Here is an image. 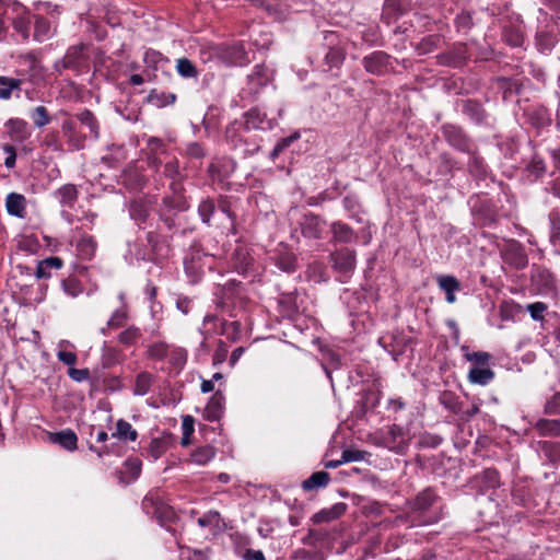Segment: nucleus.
I'll use <instances>...</instances> for the list:
<instances>
[{
  "label": "nucleus",
  "instance_id": "f257e3e1",
  "mask_svg": "<svg viewBox=\"0 0 560 560\" xmlns=\"http://www.w3.org/2000/svg\"><path fill=\"white\" fill-rule=\"evenodd\" d=\"M334 268L341 273L348 275L355 267V252L342 248L330 255Z\"/></svg>",
  "mask_w": 560,
  "mask_h": 560
},
{
  "label": "nucleus",
  "instance_id": "f03ea898",
  "mask_svg": "<svg viewBox=\"0 0 560 560\" xmlns=\"http://www.w3.org/2000/svg\"><path fill=\"white\" fill-rule=\"evenodd\" d=\"M404 436V429L397 424H393L388 428L387 433L382 438L381 444L392 451L400 453L407 446Z\"/></svg>",
  "mask_w": 560,
  "mask_h": 560
},
{
  "label": "nucleus",
  "instance_id": "7ed1b4c3",
  "mask_svg": "<svg viewBox=\"0 0 560 560\" xmlns=\"http://www.w3.org/2000/svg\"><path fill=\"white\" fill-rule=\"evenodd\" d=\"M388 62L389 57L383 51H374L363 59L365 70L373 74L383 73L387 69Z\"/></svg>",
  "mask_w": 560,
  "mask_h": 560
},
{
  "label": "nucleus",
  "instance_id": "20e7f679",
  "mask_svg": "<svg viewBox=\"0 0 560 560\" xmlns=\"http://www.w3.org/2000/svg\"><path fill=\"white\" fill-rule=\"evenodd\" d=\"M325 222L314 214L305 215L301 224L302 234L308 238H319L324 229Z\"/></svg>",
  "mask_w": 560,
  "mask_h": 560
},
{
  "label": "nucleus",
  "instance_id": "39448f33",
  "mask_svg": "<svg viewBox=\"0 0 560 560\" xmlns=\"http://www.w3.org/2000/svg\"><path fill=\"white\" fill-rule=\"evenodd\" d=\"M5 127L8 129L9 137L14 141L23 142L30 136L27 122L23 119L10 118L5 122Z\"/></svg>",
  "mask_w": 560,
  "mask_h": 560
},
{
  "label": "nucleus",
  "instance_id": "423d86ee",
  "mask_svg": "<svg viewBox=\"0 0 560 560\" xmlns=\"http://www.w3.org/2000/svg\"><path fill=\"white\" fill-rule=\"evenodd\" d=\"M25 206L26 199L23 195L11 192L7 196L5 207L9 214L18 218H24Z\"/></svg>",
  "mask_w": 560,
  "mask_h": 560
},
{
  "label": "nucleus",
  "instance_id": "0eeeda50",
  "mask_svg": "<svg viewBox=\"0 0 560 560\" xmlns=\"http://www.w3.org/2000/svg\"><path fill=\"white\" fill-rule=\"evenodd\" d=\"M438 284L445 292L447 303L453 304L456 301L455 292L460 290L459 281L453 276H440Z\"/></svg>",
  "mask_w": 560,
  "mask_h": 560
},
{
  "label": "nucleus",
  "instance_id": "6e6552de",
  "mask_svg": "<svg viewBox=\"0 0 560 560\" xmlns=\"http://www.w3.org/2000/svg\"><path fill=\"white\" fill-rule=\"evenodd\" d=\"M224 396L215 393L205 408V418L209 421H217L223 412Z\"/></svg>",
  "mask_w": 560,
  "mask_h": 560
},
{
  "label": "nucleus",
  "instance_id": "1a4fd4ad",
  "mask_svg": "<svg viewBox=\"0 0 560 560\" xmlns=\"http://www.w3.org/2000/svg\"><path fill=\"white\" fill-rule=\"evenodd\" d=\"M63 265V261L59 257H49L38 262L36 268V278L38 279H48L50 278L51 269H60Z\"/></svg>",
  "mask_w": 560,
  "mask_h": 560
},
{
  "label": "nucleus",
  "instance_id": "9d476101",
  "mask_svg": "<svg viewBox=\"0 0 560 560\" xmlns=\"http://www.w3.org/2000/svg\"><path fill=\"white\" fill-rule=\"evenodd\" d=\"M84 48L83 44L70 47L61 61L62 67L65 69L79 67L83 59Z\"/></svg>",
  "mask_w": 560,
  "mask_h": 560
},
{
  "label": "nucleus",
  "instance_id": "9b49d317",
  "mask_svg": "<svg viewBox=\"0 0 560 560\" xmlns=\"http://www.w3.org/2000/svg\"><path fill=\"white\" fill-rule=\"evenodd\" d=\"M171 188L174 192V197L165 198L164 203L170 207L177 209L178 211H184L188 208L186 199L182 196L183 187L180 182H172Z\"/></svg>",
  "mask_w": 560,
  "mask_h": 560
},
{
  "label": "nucleus",
  "instance_id": "f8f14e48",
  "mask_svg": "<svg viewBox=\"0 0 560 560\" xmlns=\"http://www.w3.org/2000/svg\"><path fill=\"white\" fill-rule=\"evenodd\" d=\"M21 85L20 79L0 75V100H10L14 91H21Z\"/></svg>",
  "mask_w": 560,
  "mask_h": 560
},
{
  "label": "nucleus",
  "instance_id": "ddd939ff",
  "mask_svg": "<svg viewBox=\"0 0 560 560\" xmlns=\"http://www.w3.org/2000/svg\"><path fill=\"white\" fill-rule=\"evenodd\" d=\"M170 445V436L154 438L149 444L148 454L153 460H156L168 450Z\"/></svg>",
  "mask_w": 560,
  "mask_h": 560
},
{
  "label": "nucleus",
  "instance_id": "4468645a",
  "mask_svg": "<svg viewBox=\"0 0 560 560\" xmlns=\"http://www.w3.org/2000/svg\"><path fill=\"white\" fill-rule=\"evenodd\" d=\"M494 377V372L489 368L474 366L469 370L468 380L470 383L487 385Z\"/></svg>",
  "mask_w": 560,
  "mask_h": 560
},
{
  "label": "nucleus",
  "instance_id": "2eb2a0df",
  "mask_svg": "<svg viewBox=\"0 0 560 560\" xmlns=\"http://www.w3.org/2000/svg\"><path fill=\"white\" fill-rule=\"evenodd\" d=\"M51 441L60 444L68 451H74L77 448L78 438L72 430H63L51 434Z\"/></svg>",
  "mask_w": 560,
  "mask_h": 560
},
{
  "label": "nucleus",
  "instance_id": "dca6fc26",
  "mask_svg": "<svg viewBox=\"0 0 560 560\" xmlns=\"http://www.w3.org/2000/svg\"><path fill=\"white\" fill-rule=\"evenodd\" d=\"M535 429L541 436H559L560 435V420L540 419L536 422Z\"/></svg>",
  "mask_w": 560,
  "mask_h": 560
},
{
  "label": "nucleus",
  "instance_id": "f3484780",
  "mask_svg": "<svg viewBox=\"0 0 560 560\" xmlns=\"http://www.w3.org/2000/svg\"><path fill=\"white\" fill-rule=\"evenodd\" d=\"M215 456L214 447L205 445L196 448L190 454V462L197 465H206Z\"/></svg>",
  "mask_w": 560,
  "mask_h": 560
},
{
  "label": "nucleus",
  "instance_id": "a211bd4d",
  "mask_svg": "<svg viewBox=\"0 0 560 560\" xmlns=\"http://www.w3.org/2000/svg\"><path fill=\"white\" fill-rule=\"evenodd\" d=\"M330 480L329 474L326 471H316L310 478L303 481L302 488L311 491L317 488L326 487Z\"/></svg>",
  "mask_w": 560,
  "mask_h": 560
},
{
  "label": "nucleus",
  "instance_id": "6ab92c4d",
  "mask_svg": "<svg viewBox=\"0 0 560 560\" xmlns=\"http://www.w3.org/2000/svg\"><path fill=\"white\" fill-rule=\"evenodd\" d=\"M113 436L124 441H136L138 433L128 421L120 419L116 423V432Z\"/></svg>",
  "mask_w": 560,
  "mask_h": 560
},
{
  "label": "nucleus",
  "instance_id": "aec40b11",
  "mask_svg": "<svg viewBox=\"0 0 560 560\" xmlns=\"http://www.w3.org/2000/svg\"><path fill=\"white\" fill-rule=\"evenodd\" d=\"M57 195L61 205L73 207L78 199L79 192L74 185L67 184L58 189Z\"/></svg>",
  "mask_w": 560,
  "mask_h": 560
},
{
  "label": "nucleus",
  "instance_id": "412c9836",
  "mask_svg": "<svg viewBox=\"0 0 560 560\" xmlns=\"http://www.w3.org/2000/svg\"><path fill=\"white\" fill-rule=\"evenodd\" d=\"M331 231L334 234V238L340 243L351 242L354 235L353 230L342 222H334L331 224Z\"/></svg>",
  "mask_w": 560,
  "mask_h": 560
},
{
  "label": "nucleus",
  "instance_id": "4be33fe9",
  "mask_svg": "<svg viewBox=\"0 0 560 560\" xmlns=\"http://www.w3.org/2000/svg\"><path fill=\"white\" fill-rule=\"evenodd\" d=\"M539 448L552 464L560 463V444L555 442H539Z\"/></svg>",
  "mask_w": 560,
  "mask_h": 560
},
{
  "label": "nucleus",
  "instance_id": "5701e85b",
  "mask_svg": "<svg viewBox=\"0 0 560 560\" xmlns=\"http://www.w3.org/2000/svg\"><path fill=\"white\" fill-rule=\"evenodd\" d=\"M435 501V494L432 490L427 489L420 492L413 502V509L417 511H427Z\"/></svg>",
  "mask_w": 560,
  "mask_h": 560
},
{
  "label": "nucleus",
  "instance_id": "b1692460",
  "mask_svg": "<svg viewBox=\"0 0 560 560\" xmlns=\"http://www.w3.org/2000/svg\"><path fill=\"white\" fill-rule=\"evenodd\" d=\"M176 70L183 78H197L198 70L196 66L187 58H179L176 62Z\"/></svg>",
  "mask_w": 560,
  "mask_h": 560
},
{
  "label": "nucleus",
  "instance_id": "393cba45",
  "mask_svg": "<svg viewBox=\"0 0 560 560\" xmlns=\"http://www.w3.org/2000/svg\"><path fill=\"white\" fill-rule=\"evenodd\" d=\"M152 378V375L148 372H141L140 374H138L135 383L133 393L140 396L145 395L151 387Z\"/></svg>",
  "mask_w": 560,
  "mask_h": 560
},
{
  "label": "nucleus",
  "instance_id": "a878e982",
  "mask_svg": "<svg viewBox=\"0 0 560 560\" xmlns=\"http://www.w3.org/2000/svg\"><path fill=\"white\" fill-rule=\"evenodd\" d=\"M345 511V505L337 504L332 506L330 510H323L314 515V521L316 523L322 522H330L337 517H339Z\"/></svg>",
  "mask_w": 560,
  "mask_h": 560
},
{
  "label": "nucleus",
  "instance_id": "bb28decb",
  "mask_svg": "<svg viewBox=\"0 0 560 560\" xmlns=\"http://www.w3.org/2000/svg\"><path fill=\"white\" fill-rule=\"evenodd\" d=\"M50 33V23L45 18H37L35 21L34 37L38 42H43L48 38Z\"/></svg>",
  "mask_w": 560,
  "mask_h": 560
},
{
  "label": "nucleus",
  "instance_id": "cd10ccee",
  "mask_svg": "<svg viewBox=\"0 0 560 560\" xmlns=\"http://www.w3.org/2000/svg\"><path fill=\"white\" fill-rule=\"evenodd\" d=\"M77 117L83 125H85L90 129L91 135L94 138H98V122L95 116L90 110H83Z\"/></svg>",
  "mask_w": 560,
  "mask_h": 560
},
{
  "label": "nucleus",
  "instance_id": "c85d7f7f",
  "mask_svg": "<svg viewBox=\"0 0 560 560\" xmlns=\"http://www.w3.org/2000/svg\"><path fill=\"white\" fill-rule=\"evenodd\" d=\"M96 242L92 236H83L78 243V250L84 258H91L94 255Z\"/></svg>",
  "mask_w": 560,
  "mask_h": 560
},
{
  "label": "nucleus",
  "instance_id": "c756f323",
  "mask_svg": "<svg viewBox=\"0 0 560 560\" xmlns=\"http://www.w3.org/2000/svg\"><path fill=\"white\" fill-rule=\"evenodd\" d=\"M35 127L42 128L50 122V116L45 106H37L31 114Z\"/></svg>",
  "mask_w": 560,
  "mask_h": 560
},
{
  "label": "nucleus",
  "instance_id": "7c9ffc66",
  "mask_svg": "<svg viewBox=\"0 0 560 560\" xmlns=\"http://www.w3.org/2000/svg\"><path fill=\"white\" fill-rule=\"evenodd\" d=\"M549 219L551 222L550 241L555 246H560V211H552Z\"/></svg>",
  "mask_w": 560,
  "mask_h": 560
},
{
  "label": "nucleus",
  "instance_id": "2f4dec72",
  "mask_svg": "<svg viewBox=\"0 0 560 560\" xmlns=\"http://www.w3.org/2000/svg\"><path fill=\"white\" fill-rule=\"evenodd\" d=\"M176 100V95L173 94V93H164V92H156L155 90L152 91L149 95V101L156 105V106H165V105H170V104H173Z\"/></svg>",
  "mask_w": 560,
  "mask_h": 560
},
{
  "label": "nucleus",
  "instance_id": "473e14b6",
  "mask_svg": "<svg viewBox=\"0 0 560 560\" xmlns=\"http://www.w3.org/2000/svg\"><path fill=\"white\" fill-rule=\"evenodd\" d=\"M345 60V51L339 47L329 48L325 61L329 67H339Z\"/></svg>",
  "mask_w": 560,
  "mask_h": 560
},
{
  "label": "nucleus",
  "instance_id": "72a5a7b5",
  "mask_svg": "<svg viewBox=\"0 0 560 560\" xmlns=\"http://www.w3.org/2000/svg\"><path fill=\"white\" fill-rule=\"evenodd\" d=\"M30 19L24 15H19L12 19L14 30L21 34L23 39H27L30 35Z\"/></svg>",
  "mask_w": 560,
  "mask_h": 560
},
{
  "label": "nucleus",
  "instance_id": "f704fd0d",
  "mask_svg": "<svg viewBox=\"0 0 560 560\" xmlns=\"http://www.w3.org/2000/svg\"><path fill=\"white\" fill-rule=\"evenodd\" d=\"M62 288L65 292L72 298H75L83 292L80 281L75 278H68L63 280Z\"/></svg>",
  "mask_w": 560,
  "mask_h": 560
},
{
  "label": "nucleus",
  "instance_id": "c9c22d12",
  "mask_svg": "<svg viewBox=\"0 0 560 560\" xmlns=\"http://www.w3.org/2000/svg\"><path fill=\"white\" fill-rule=\"evenodd\" d=\"M141 334L140 330L137 327H129L126 330L121 331L119 334V341L126 346L133 345L139 338Z\"/></svg>",
  "mask_w": 560,
  "mask_h": 560
},
{
  "label": "nucleus",
  "instance_id": "e433bc0d",
  "mask_svg": "<svg viewBox=\"0 0 560 560\" xmlns=\"http://www.w3.org/2000/svg\"><path fill=\"white\" fill-rule=\"evenodd\" d=\"M277 265L281 270L292 272L296 268V258L292 254L280 255L278 257Z\"/></svg>",
  "mask_w": 560,
  "mask_h": 560
},
{
  "label": "nucleus",
  "instance_id": "4c0bfd02",
  "mask_svg": "<svg viewBox=\"0 0 560 560\" xmlns=\"http://www.w3.org/2000/svg\"><path fill=\"white\" fill-rule=\"evenodd\" d=\"M167 354V345L164 342H158L154 345H151L148 348V355L149 358L153 360H162Z\"/></svg>",
  "mask_w": 560,
  "mask_h": 560
},
{
  "label": "nucleus",
  "instance_id": "58836bf2",
  "mask_svg": "<svg viewBox=\"0 0 560 560\" xmlns=\"http://www.w3.org/2000/svg\"><path fill=\"white\" fill-rule=\"evenodd\" d=\"M440 402L453 412H458V401L457 397L452 392H444L440 396Z\"/></svg>",
  "mask_w": 560,
  "mask_h": 560
},
{
  "label": "nucleus",
  "instance_id": "ea45409f",
  "mask_svg": "<svg viewBox=\"0 0 560 560\" xmlns=\"http://www.w3.org/2000/svg\"><path fill=\"white\" fill-rule=\"evenodd\" d=\"M198 212L205 223L210 222V218L214 212V203L210 199L202 200L198 207Z\"/></svg>",
  "mask_w": 560,
  "mask_h": 560
},
{
  "label": "nucleus",
  "instance_id": "a19ab883",
  "mask_svg": "<svg viewBox=\"0 0 560 560\" xmlns=\"http://www.w3.org/2000/svg\"><path fill=\"white\" fill-rule=\"evenodd\" d=\"M546 310L547 305L542 302H536L527 305V311L535 320H541L544 318L542 314Z\"/></svg>",
  "mask_w": 560,
  "mask_h": 560
},
{
  "label": "nucleus",
  "instance_id": "79ce46f5",
  "mask_svg": "<svg viewBox=\"0 0 560 560\" xmlns=\"http://www.w3.org/2000/svg\"><path fill=\"white\" fill-rule=\"evenodd\" d=\"M365 452L359 451V450H346L341 454V462L345 463H351V462H359L364 458Z\"/></svg>",
  "mask_w": 560,
  "mask_h": 560
},
{
  "label": "nucleus",
  "instance_id": "37998d69",
  "mask_svg": "<svg viewBox=\"0 0 560 560\" xmlns=\"http://www.w3.org/2000/svg\"><path fill=\"white\" fill-rule=\"evenodd\" d=\"M545 412L547 415L560 413V393L553 395L545 405Z\"/></svg>",
  "mask_w": 560,
  "mask_h": 560
},
{
  "label": "nucleus",
  "instance_id": "c03bdc74",
  "mask_svg": "<svg viewBox=\"0 0 560 560\" xmlns=\"http://www.w3.org/2000/svg\"><path fill=\"white\" fill-rule=\"evenodd\" d=\"M2 150L4 151V153H7V158L4 160V165L8 168H13L15 166V162H16V152H15L14 147L5 143L2 145Z\"/></svg>",
  "mask_w": 560,
  "mask_h": 560
},
{
  "label": "nucleus",
  "instance_id": "a18cd8bd",
  "mask_svg": "<svg viewBox=\"0 0 560 560\" xmlns=\"http://www.w3.org/2000/svg\"><path fill=\"white\" fill-rule=\"evenodd\" d=\"M491 355L488 352L477 351L466 354V359L477 364H486L490 360Z\"/></svg>",
  "mask_w": 560,
  "mask_h": 560
},
{
  "label": "nucleus",
  "instance_id": "49530a36",
  "mask_svg": "<svg viewBox=\"0 0 560 560\" xmlns=\"http://www.w3.org/2000/svg\"><path fill=\"white\" fill-rule=\"evenodd\" d=\"M164 175L173 179V182H177L176 178L179 177L178 164L176 161H170L164 166Z\"/></svg>",
  "mask_w": 560,
  "mask_h": 560
},
{
  "label": "nucleus",
  "instance_id": "de8ad7c7",
  "mask_svg": "<svg viewBox=\"0 0 560 560\" xmlns=\"http://www.w3.org/2000/svg\"><path fill=\"white\" fill-rule=\"evenodd\" d=\"M89 375H90V372L86 369H74V368L69 369V376L77 382H82V381L88 380Z\"/></svg>",
  "mask_w": 560,
  "mask_h": 560
},
{
  "label": "nucleus",
  "instance_id": "09e8293b",
  "mask_svg": "<svg viewBox=\"0 0 560 560\" xmlns=\"http://www.w3.org/2000/svg\"><path fill=\"white\" fill-rule=\"evenodd\" d=\"M125 465L133 478H137L140 475V472H141V462L140 460L130 458V459L126 460Z\"/></svg>",
  "mask_w": 560,
  "mask_h": 560
},
{
  "label": "nucleus",
  "instance_id": "8fccbe9b",
  "mask_svg": "<svg viewBox=\"0 0 560 560\" xmlns=\"http://www.w3.org/2000/svg\"><path fill=\"white\" fill-rule=\"evenodd\" d=\"M187 154L194 159H201L205 156V151L199 143L192 142L187 147Z\"/></svg>",
  "mask_w": 560,
  "mask_h": 560
},
{
  "label": "nucleus",
  "instance_id": "3c124183",
  "mask_svg": "<svg viewBox=\"0 0 560 560\" xmlns=\"http://www.w3.org/2000/svg\"><path fill=\"white\" fill-rule=\"evenodd\" d=\"M130 211H131L132 218H135L136 220H139L141 222H143L148 217L147 209L138 203L132 205Z\"/></svg>",
  "mask_w": 560,
  "mask_h": 560
},
{
  "label": "nucleus",
  "instance_id": "603ef678",
  "mask_svg": "<svg viewBox=\"0 0 560 560\" xmlns=\"http://www.w3.org/2000/svg\"><path fill=\"white\" fill-rule=\"evenodd\" d=\"M126 319V314L125 312H115L113 314V316L109 318L107 325L109 328H116V327H119L122 325V323L125 322Z\"/></svg>",
  "mask_w": 560,
  "mask_h": 560
},
{
  "label": "nucleus",
  "instance_id": "864d4df0",
  "mask_svg": "<svg viewBox=\"0 0 560 560\" xmlns=\"http://www.w3.org/2000/svg\"><path fill=\"white\" fill-rule=\"evenodd\" d=\"M58 359L67 365H73L77 362V354L71 351H59Z\"/></svg>",
  "mask_w": 560,
  "mask_h": 560
},
{
  "label": "nucleus",
  "instance_id": "5fc2aeb1",
  "mask_svg": "<svg viewBox=\"0 0 560 560\" xmlns=\"http://www.w3.org/2000/svg\"><path fill=\"white\" fill-rule=\"evenodd\" d=\"M529 170L538 176L546 171V166L541 159L534 158L529 165Z\"/></svg>",
  "mask_w": 560,
  "mask_h": 560
},
{
  "label": "nucleus",
  "instance_id": "6e6d98bb",
  "mask_svg": "<svg viewBox=\"0 0 560 560\" xmlns=\"http://www.w3.org/2000/svg\"><path fill=\"white\" fill-rule=\"evenodd\" d=\"M194 432V420L190 416L183 419V434L190 435Z\"/></svg>",
  "mask_w": 560,
  "mask_h": 560
},
{
  "label": "nucleus",
  "instance_id": "4d7b16f0",
  "mask_svg": "<svg viewBox=\"0 0 560 560\" xmlns=\"http://www.w3.org/2000/svg\"><path fill=\"white\" fill-rule=\"evenodd\" d=\"M244 560H265V556L260 550H246Z\"/></svg>",
  "mask_w": 560,
  "mask_h": 560
},
{
  "label": "nucleus",
  "instance_id": "13d9d810",
  "mask_svg": "<svg viewBox=\"0 0 560 560\" xmlns=\"http://www.w3.org/2000/svg\"><path fill=\"white\" fill-rule=\"evenodd\" d=\"M258 117V113L256 110H249L246 114V124L248 127L257 128L258 124L255 121V119Z\"/></svg>",
  "mask_w": 560,
  "mask_h": 560
},
{
  "label": "nucleus",
  "instance_id": "bf43d9fd",
  "mask_svg": "<svg viewBox=\"0 0 560 560\" xmlns=\"http://www.w3.org/2000/svg\"><path fill=\"white\" fill-rule=\"evenodd\" d=\"M448 140L456 147L464 149L466 147L465 141L460 135H454V138L448 133Z\"/></svg>",
  "mask_w": 560,
  "mask_h": 560
},
{
  "label": "nucleus",
  "instance_id": "052dcab7",
  "mask_svg": "<svg viewBox=\"0 0 560 560\" xmlns=\"http://www.w3.org/2000/svg\"><path fill=\"white\" fill-rule=\"evenodd\" d=\"M226 358V351L225 350H218L215 351L213 355V364L222 363Z\"/></svg>",
  "mask_w": 560,
  "mask_h": 560
},
{
  "label": "nucleus",
  "instance_id": "680f3d73",
  "mask_svg": "<svg viewBox=\"0 0 560 560\" xmlns=\"http://www.w3.org/2000/svg\"><path fill=\"white\" fill-rule=\"evenodd\" d=\"M289 142H290L289 139H283L279 143H277V145L275 147V149L272 151V156L278 155L289 144Z\"/></svg>",
  "mask_w": 560,
  "mask_h": 560
},
{
  "label": "nucleus",
  "instance_id": "e2e57ef3",
  "mask_svg": "<svg viewBox=\"0 0 560 560\" xmlns=\"http://www.w3.org/2000/svg\"><path fill=\"white\" fill-rule=\"evenodd\" d=\"M214 388L212 380L203 381L201 383V392L202 393H210Z\"/></svg>",
  "mask_w": 560,
  "mask_h": 560
},
{
  "label": "nucleus",
  "instance_id": "0e129e2a",
  "mask_svg": "<svg viewBox=\"0 0 560 560\" xmlns=\"http://www.w3.org/2000/svg\"><path fill=\"white\" fill-rule=\"evenodd\" d=\"M243 351H244V350H243V348H236V349L232 352V354H231V359H230L231 364H235V362H236V361L240 359V357L242 355Z\"/></svg>",
  "mask_w": 560,
  "mask_h": 560
},
{
  "label": "nucleus",
  "instance_id": "69168bd1",
  "mask_svg": "<svg viewBox=\"0 0 560 560\" xmlns=\"http://www.w3.org/2000/svg\"><path fill=\"white\" fill-rule=\"evenodd\" d=\"M390 405L395 411L401 410L405 407V404L400 399H392Z\"/></svg>",
  "mask_w": 560,
  "mask_h": 560
},
{
  "label": "nucleus",
  "instance_id": "338daca9",
  "mask_svg": "<svg viewBox=\"0 0 560 560\" xmlns=\"http://www.w3.org/2000/svg\"><path fill=\"white\" fill-rule=\"evenodd\" d=\"M143 82H144V80H143L142 75H140V74H132V75L130 77V83H131L132 85H140V84H142Z\"/></svg>",
  "mask_w": 560,
  "mask_h": 560
},
{
  "label": "nucleus",
  "instance_id": "774afa93",
  "mask_svg": "<svg viewBox=\"0 0 560 560\" xmlns=\"http://www.w3.org/2000/svg\"><path fill=\"white\" fill-rule=\"evenodd\" d=\"M527 265V258L525 257V255L518 253V261H515V266L517 268H523Z\"/></svg>",
  "mask_w": 560,
  "mask_h": 560
}]
</instances>
